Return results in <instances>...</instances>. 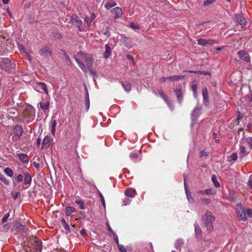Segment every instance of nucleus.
<instances>
[{
	"label": "nucleus",
	"instance_id": "1",
	"mask_svg": "<svg viewBox=\"0 0 252 252\" xmlns=\"http://www.w3.org/2000/svg\"><path fill=\"white\" fill-rule=\"evenodd\" d=\"M25 245L26 252H41L42 249V242L38 240L36 236L28 237Z\"/></svg>",
	"mask_w": 252,
	"mask_h": 252
},
{
	"label": "nucleus",
	"instance_id": "2",
	"mask_svg": "<svg viewBox=\"0 0 252 252\" xmlns=\"http://www.w3.org/2000/svg\"><path fill=\"white\" fill-rule=\"evenodd\" d=\"M35 114V110L31 105H26L19 114V121L25 124H29L33 121Z\"/></svg>",
	"mask_w": 252,
	"mask_h": 252
},
{
	"label": "nucleus",
	"instance_id": "3",
	"mask_svg": "<svg viewBox=\"0 0 252 252\" xmlns=\"http://www.w3.org/2000/svg\"><path fill=\"white\" fill-rule=\"evenodd\" d=\"M215 219V217L212 215L211 212L208 210L202 216L201 220L203 224L206 227L208 233H211L214 230L213 222Z\"/></svg>",
	"mask_w": 252,
	"mask_h": 252
},
{
	"label": "nucleus",
	"instance_id": "4",
	"mask_svg": "<svg viewBox=\"0 0 252 252\" xmlns=\"http://www.w3.org/2000/svg\"><path fill=\"white\" fill-rule=\"evenodd\" d=\"M77 55L81 57L86 63L87 67H92L93 64V55L89 54H84L83 52L80 51L77 53Z\"/></svg>",
	"mask_w": 252,
	"mask_h": 252
},
{
	"label": "nucleus",
	"instance_id": "5",
	"mask_svg": "<svg viewBox=\"0 0 252 252\" xmlns=\"http://www.w3.org/2000/svg\"><path fill=\"white\" fill-rule=\"evenodd\" d=\"M236 211L237 213V217L240 220L246 221L247 220L248 218L246 215V211L244 208L242 207L241 203H238L236 205Z\"/></svg>",
	"mask_w": 252,
	"mask_h": 252
},
{
	"label": "nucleus",
	"instance_id": "6",
	"mask_svg": "<svg viewBox=\"0 0 252 252\" xmlns=\"http://www.w3.org/2000/svg\"><path fill=\"white\" fill-rule=\"evenodd\" d=\"M74 59L79 67L85 73H86L88 70L93 76L96 75V72L93 69L92 67H87L85 64L78 59L77 58H75Z\"/></svg>",
	"mask_w": 252,
	"mask_h": 252
},
{
	"label": "nucleus",
	"instance_id": "7",
	"mask_svg": "<svg viewBox=\"0 0 252 252\" xmlns=\"http://www.w3.org/2000/svg\"><path fill=\"white\" fill-rule=\"evenodd\" d=\"M12 63L8 58H3L0 61V68L5 70H8L12 68Z\"/></svg>",
	"mask_w": 252,
	"mask_h": 252
},
{
	"label": "nucleus",
	"instance_id": "8",
	"mask_svg": "<svg viewBox=\"0 0 252 252\" xmlns=\"http://www.w3.org/2000/svg\"><path fill=\"white\" fill-rule=\"evenodd\" d=\"M187 178V176H186L185 174H184V186H185V190L186 192V194L187 197V198L188 199V201L189 202L192 203L194 202V199L192 197V196L191 194V192H190L189 190V188L187 184L186 183V179Z\"/></svg>",
	"mask_w": 252,
	"mask_h": 252
},
{
	"label": "nucleus",
	"instance_id": "9",
	"mask_svg": "<svg viewBox=\"0 0 252 252\" xmlns=\"http://www.w3.org/2000/svg\"><path fill=\"white\" fill-rule=\"evenodd\" d=\"M39 54L43 58H46L51 56L52 54V52L48 47L45 46L42 47L39 51Z\"/></svg>",
	"mask_w": 252,
	"mask_h": 252
},
{
	"label": "nucleus",
	"instance_id": "10",
	"mask_svg": "<svg viewBox=\"0 0 252 252\" xmlns=\"http://www.w3.org/2000/svg\"><path fill=\"white\" fill-rule=\"evenodd\" d=\"M174 92L178 101L181 103L182 102L184 97L181 86L180 85L177 86V88L175 89Z\"/></svg>",
	"mask_w": 252,
	"mask_h": 252
},
{
	"label": "nucleus",
	"instance_id": "11",
	"mask_svg": "<svg viewBox=\"0 0 252 252\" xmlns=\"http://www.w3.org/2000/svg\"><path fill=\"white\" fill-rule=\"evenodd\" d=\"M197 42L199 45L207 46L214 44L215 43V41L211 39L200 38L197 40Z\"/></svg>",
	"mask_w": 252,
	"mask_h": 252
},
{
	"label": "nucleus",
	"instance_id": "12",
	"mask_svg": "<svg viewBox=\"0 0 252 252\" xmlns=\"http://www.w3.org/2000/svg\"><path fill=\"white\" fill-rule=\"evenodd\" d=\"M52 141L53 139L51 138L50 136H45L43 140L41 149L46 150L48 149L50 145L51 144V142H52Z\"/></svg>",
	"mask_w": 252,
	"mask_h": 252
},
{
	"label": "nucleus",
	"instance_id": "13",
	"mask_svg": "<svg viewBox=\"0 0 252 252\" xmlns=\"http://www.w3.org/2000/svg\"><path fill=\"white\" fill-rule=\"evenodd\" d=\"M238 54L240 59L246 61L247 62H250L251 59L249 54L245 50H241L238 52Z\"/></svg>",
	"mask_w": 252,
	"mask_h": 252
},
{
	"label": "nucleus",
	"instance_id": "14",
	"mask_svg": "<svg viewBox=\"0 0 252 252\" xmlns=\"http://www.w3.org/2000/svg\"><path fill=\"white\" fill-rule=\"evenodd\" d=\"M203 103L206 107L209 106V94L207 88H203L202 91Z\"/></svg>",
	"mask_w": 252,
	"mask_h": 252
},
{
	"label": "nucleus",
	"instance_id": "15",
	"mask_svg": "<svg viewBox=\"0 0 252 252\" xmlns=\"http://www.w3.org/2000/svg\"><path fill=\"white\" fill-rule=\"evenodd\" d=\"M71 22L77 27L79 31L81 32L84 30V28L82 26V21L78 17H75L74 18H72Z\"/></svg>",
	"mask_w": 252,
	"mask_h": 252
},
{
	"label": "nucleus",
	"instance_id": "16",
	"mask_svg": "<svg viewBox=\"0 0 252 252\" xmlns=\"http://www.w3.org/2000/svg\"><path fill=\"white\" fill-rule=\"evenodd\" d=\"M34 87L36 90L39 88L47 94H48V91L45 83L43 82H36L34 85Z\"/></svg>",
	"mask_w": 252,
	"mask_h": 252
},
{
	"label": "nucleus",
	"instance_id": "17",
	"mask_svg": "<svg viewBox=\"0 0 252 252\" xmlns=\"http://www.w3.org/2000/svg\"><path fill=\"white\" fill-rule=\"evenodd\" d=\"M110 12L115 15V19L120 18L122 15L123 11L121 8L116 7L110 10Z\"/></svg>",
	"mask_w": 252,
	"mask_h": 252
},
{
	"label": "nucleus",
	"instance_id": "18",
	"mask_svg": "<svg viewBox=\"0 0 252 252\" xmlns=\"http://www.w3.org/2000/svg\"><path fill=\"white\" fill-rule=\"evenodd\" d=\"M194 226L196 237L198 241H200L202 239V230L198 224L195 223Z\"/></svg>",
	"mask_w": 252,
	"mask_h": 252
},
{
	"label": "nucleus",
	"instance_id": "19",
	"mask_svg": "<svg viewBox=\"0 0 252 252\" xmlns=\"http://www.w3.org/2000/svg\"><path fill=\"white\" fill-rule=\"evenodd\" d=\"M235 20L236 23L240 25H245L246 24V19L239 14H235L234 16Z\"/></svg>",
	"mask_w": 252,
	"mask_h": 252
},
{
	"label": "nucleus",
	"instance_id": "20",
	"mask_svg": "<svg viewBox=\"0 0 252 252\" xmlns=\"http://www.w3.org/2000/svg\"><path fill=\"white\" fill-rule=\"evenodd\" d=\"M24 184L26 186V188H28L31 184L32 177L28 173H25L24 174Z\"/></svg>",
	"mask_w": 252,
	"mask_h": 252
},
{
	"label": "nucleus",
	"instance_id": "21",
	"mask_svg": "<svg viewBox=\"0 0 252 252\" xmlns=\"http://www.w3.org/2000/svg\"><path fill=\"white\" fill-rule=\"evenodd\" d=\"M136 191L135 189L132 188H128L126 189L125 191V194L130 197H133L136 194Z\"/></svg>",
	"mask_w": 252,
	"mask_h": 252
},
{
	"label": "nucleus",
	"instance_id": "22",
	"mask_svg": "<svg viewBox=\"0 0 252 252\" xmlns=\"http://www.w3.org/2000/svg\"><path fill=\"white\" fill-rule=\"evenodd\" d=\"M198 194H207V195H213L215 193L213 190L211 189H206L205 190H199L197 192Z\"/></svg>",
	"mask_w": 252,
	"mask_h": 252
},
{
	"label": "nucleus",
	"instance_id": "23",
	"mask_svg": "<svg viewBox=\"0 0 252 252\" xmlns=\"http://www.w3.org/2000/svg\"><path fill=\"white\" fill-rule=\"evenodd\" d=\"M105 50L103 53V57L105 59H108L111 54V49L108 44L105 46Z\"/></svg>",
	"mask_w": 252,
	"mask_h": 252
},
{
	"label": "nucleus",
	"instance_id": "24",
	"mask_svg": "<svg viewBox=\"0 0 252 252\" xmlns=\"http://www.w3.org/2000/svg\"><path fill=\"white\" fill-rule=\"evenodd\" d=\"M13 132L16 135L19 136L22 135L23 130L21 126L17 125L14 127Z\"/></svg>",
	"mask_w": 252,
	"mask_h": 252
},
{
	"label": "nucleus",
	"instance_id": "25",
	"mask_svg": "<svg viewBox=\"0 0 252 252\" xmlns=\"http://www.w3.org/2000/svg\"><path fill=\"white\" fill-rule=\"evenodd\" d=\"M121 84H122V85L124 89L126 92H129L131 91V86L129 82H122Z\"/></svg>",
	"mask_w": 252,
	"mask_h": 252
},
{
	"label": "nucleus",
	"instance_id": "26",
	"mask_svg": "<svg viewBox=\"0 0 252 252\" xmlns=\"http://www.w3.org/2000/svg\"><path fill=\"white\" fill-rule=\"evenodd\" d=\"M85 105L87 110L89 109L90 107V99L89 96V93L87 90V89L86 88V93H85Z\"/></svg>",
	"mask_w": 252,
	"mask_h": 252
},
{
	"label": "nucleus",
	"instance_id": "27",
	"mask_svg": "<svg viewBox=\"0 0 252 252\" xmlns=\"http://www.w3.org/2000/svg\"><path fill=\"white\" fill-rule=\"evenodd\" d=\"M184 244V241L182 239H178L175 243V248L179 251H181V248Z\"/></svg>",
	"mask_w": 252,
	"mask_h": 252
},
{
	"label": "nucleus",
	"instance_id": "28",
	"mask_svg": "<svg viewBox=\"0 0 252 252\" xmlns=\"http://www.w3.org/2000/svg\"><path fill=\"white\" fill-rule=\"evenodd\" d=\"M65 215L67 216H69L71 214L74 212L75 211V209L73 207H67L65 208Z\"/></svg>",
	"mask_w": 252,
	"mask_h": 252
},
{
	"label": "nucleus",
	"instance_id": "29",
	"mask_svg": "<svg viewBox=\"0 0 252 252\" xmlns=\"http://www.w3.org/2000/svg\"><path fill=\"white\" fill-rule=\"evenodd\" d=\"M117 5V3L116 1H109V2H107L105 4V7L106 8V9H110L111 8H112V7H114L115 6H116Z\"/></svg>",
	"mask_w": 252,
	"mask_h": 252
},
{
	"label": "nucleus",
	"instance_id": "30",
	"mask_svg": "<svg viewBox=\"0 0 252 252\" xmlns=\"http://www.w3.org/2000/svg\"><path fill=\"white\" fill-rule=\"evenodd\" d=\"M250 148H246L244 146H240L241 153L244 154L245 155H248L250 152Z\"/></svg>",
	"mask_w": 252,
	"mask_h": 252
},
{
	"label": "nucleus",
	"instance_id": "31",
	"mask_svg": "<svg viewBox=\"0 0 252 252\" xmlns=\"http://www.w3.org/2000/svg\"><path fill=\"white\" fill-rule=\"evenodd\" d=\"M184 77L183 75H175L173 76H170L168 77V79H169L171 81H176L178 80H181L183 79Z\"/></svg>",
	"mask_w": 252,
	"mask_h": 252
},
{
	"label": "nucleus",
	"instance_id": "32",
	"mask_svg": "<svg viewBox=\"0 0 252 252\" xmlns=\"http://www.w3.org/2000/svg\"><path fill=\"white\" fill-rule=\"evenodd\" d=\"M212 181L214 183V185L215 187L219 188L220 187V184L218 181L217 177L215 175H213L212 177Z\"/></svg>",
	"mask_w": 252,
	"mask_h": 252
},
{
	"label": "nucleus",
	"instance_id": "33",
	"mask_svg": "<svg viewBox=\"0 0 252 252\" xmlns=\"http://www.w3.org/2000/svg\"><path fill=\"white\" fill-rule=\"evenodd\" d=\"M4 173L8 176L12 177L13 175V172L12 169L9 168H5L4 169Z\"/></svg>",
	"mask_w": 252,
	"mask_h": 252
},
{
	"label": "nucleus",
	"instance_id": "34",
	"mask_svg": "<svg viewBox=\"0 0 252 252\" xmlns=\"http://www.w3.org/2000/svg\"><path fill=\"white\" fill-rule=\"evenodd\" d=\"M57 123L56 120L52 121V126H51V133L54 135L56 132V126Z\"/></svg>",
	"mask_w": 252,
	"mask_h": 252
},
{
	"label": "nucleus",
	"instance_id": "35",
	"mask_svg": "<svg viewBox=\"0 0 252 252\" xmlns=\"http://www.w3.org/2000/svg\"><path fill=\"white\" fill-rule=\"evenodd\" d=\"M23 176L22 174H19L17 175V176L16 177V182L17 183H16L15 182L13 181V185L14 186H16L17 185V184L19 183V182H21L23 181Z\"/></svg>",
	"mask_w": 252,
	"mask_h": 252
},
{
	"label": "nucleus",
	"instance_id": "36",
	"mask_svg": "<svg viewBox=\"0 0 252 252\" xmlns=\"http://www.w3.org/2000/svg\"><path fill=\"white\" fill-rule=\"evenodd\" d=\"M159 94L160 97L166 102H168V99L165 94L162 91H159Z\"/></svg>",
	"mask_w": 252,
	"mask_h": 252
},
{
	"label": "nucleus",
	"instance_id": "37",
	"mask_svg": "<svg viewBox=\"0 0 252 252\" xmlns=\"http://www.w3.org/2000/svg\"><path fill=\"white\" fill-rule=\"evenodd\" d=\"M197 84L195 81H194L191 85V89L193 91V94L194 96L196 97V90H197Z\"/></svg>",
	"mask_w": 252,
	"mask_h": 252
},
{
	"label": "nucleus",
	"instance_id": "38",
	"mask_svg": "<svg viewBox=\"0 0 252 252\" xmlns=\"http://www.w3.org/2000/svg\"><path fill=\"white\" fill-rule=\"evenodd\" d=\"M200 200H201V203L203 204V205H208V204H209L211 202V200L210 199H209V198H201L200 199Z\"/></svg>",
	"mask_w": 252,
	"mask_h": 252
},
{
	"label": "nucleus",
	"instance_id": "39",
	"mask_svg": "<svg viewBox=\"0 0 252 252\" xmlns=\"http://www.w3.org/2000/svg\"><path fill=\"white\" fill-rule=\"evenodd\" d=\"M216 0H206L203 2V6H207L210 5L214 3Z\"/></svg>",
	"mask_w": 252,
	"mask_h": 252
},
{
	"label": "nucleus",
	"instance_id": "40",
	"mask_svg": "<svg viewBox=\"0 0 252 252\" xmlns=\"http://www.w3.org/2000/svg\"><path fill=\"white\" fill-rule=\"evenodd\" d=\"M0 180H1L5 185H8L9 181L5 178L3 175L0 173Z\"/></svg>",
	"mask_w": 252,
	"mask_h": 252
},
{
	"label": "nucleus",
	"instance_id": "41",
	"mask_svg": "<svg viewBox=\"0 0 252 252\" xmlns=\"http://www.w3.org/2000/svg\"><path fill=\"white\" fill-rule=\"evenodd\" d=\"M75 203L77 204L79 206V208L81 209H84V202L81 200H76L75 201Z\"/></svg>",
	"mask_w": 252,
	"mask_h": 252
},
{
	"label": "nucleus",
	"instance_id": "42",
	"mask_svg": "<svg viewBox=\"0 0 252 252\" xmlns=\"http://www.w3.org/2000/svg\"><path fill=\"white\" fill-rule=\"evenodd\" d=\"M40 107L43 110H47L49 108V103L48 102H45V103H40Z\"/></svg>",
	"mask_w": 252,
	"mask_h": 252
},
{
	"label": "nucleus",
	"instance_id": "43",
	"mask_svg": "<svg viewBox=\"0 0 252 252\" xmlns=\"http://www.w3.org/2000/svg\"><path fill=\"white\" fill-rule=\"evenodd\" d=\"M53 35L58 39H61L62 38L61 34L59 32H54L53 33Z\"/></svg>",
	"mask_w": 252,
	"mask_h": 252
},
{
	"label": "nucleus",
	"instance_id": "44",
	"mask_svg": "<svg viewBox=\"0 0 252 252\" xmlns=\"http://www.w3.org/2000/svg\"><path fill=\"white\" fill-rule=\"evenodd\" d=\"M99 196L100 198V201L101 202L102 205L105 208V203L104 198L102 194L100 192L99 193Z\"/></svg>",
	"mask_w": 252,
	"mask_h": 252
},
{
	"label": "nucleus",
	"instance_id": "45",
	"mask_svg": "<svg viewBox=\"0 0 252 252\" xmlns=\"http://www.w3.org/2000/svg\"><path fill=\"white\" fill-rule=\"evenodd\" d=\"M118 248L119 250L121 252H126V249L125 248V247L122 245H120V244L117 245Z\"/></svg>",
	"mask_w": 252,
	"mask_h": 252
},
{
	"label": "nucleus",
	"instance_id": "46",
	"mask_svg": "<svg viewBox=\"0 0 252 252\" xmlns=\"http://www.w3.org/2000/svg\"><path fill=\"white\" fill-rule=\"evenodd\" d=\"M130 28L133 30H139V26L137 25H135L133 23H130L129 25Z\"/></svg>",
	"mask_w": 252,
	"mask_h": 252
},
{
	"label": "nucleus",
	"instance_id": "47",
	"mask_svg": "<svg viewBox=\"0 0 252 252\" xmlns=\"http://www.w3.org/2000/svg\"><path fill=\"white\" fill-rule=\"evenodd\" d=\"M80 217L79 219H76V220H78L79 219L84 220L86 218V215L85 213L83 211H80L79 213Z\"/></svg>",
	"mask_w": 252,
	"mask_h": 252
},
{
	"label": "nucleus",
	"instance_id": "48",
	"mask_svg": "<svg viewBox=\"0 0 252 252\" xmlns=\"http://www.w3.org/2000/svg\"><path fill=\"white\" fill-rule=\"evenodd\" d=\"M245 211L247 216H248L249 218L252 217V210L251 209H248Z\"/></svg>",
	"mask_w": 252,
	"mask_h": 252
},
{
	"label": "nucleus",
	"instance_id": "49",
	"mask_svg": "<svg viewBox=\"0 0 252 252\" xmlns=\"http://www.w3.org/2000/svg\"><path fill=\"white\" fill-rule=\"evenodd\" d=\"M104 34L107 37L110 36V32H109V27L108 26H107L106 27V31L104 32Z\"/></svg>",
	"mask_w": 252,
	"mask_h": 252
},
{
	"label": "nucleus",
	"instance_id": "50",
	"mask_svg": "<svg viewBox=\"0 0 252 252\" xmlns=\"http://www.w3.org/2000/svg\"><path fill=\"white\" fill-rule=\"evenodd\" d=\"M247 141L250 149H252V137L248 138Z\"/></svg>",
	"mask_w": 252,
	"mask_h": 252
},
{
	"label": "nucleus",
	"instance_id": "51",
	"mask_svg": "<svg viewBox=\"0 0 252 252\" xmlns=\"http://www.w3.org/2000/svg\"><path fill=\"white\" fill-rule=\"evenodd\" d=\"M113 235L114 240L117 246L119 244L118 237L114 232H113Z\"/></svg>",
	"mask_w": 252,
	"mask_h": 252
},
{
	"label": "nucleus",
	"instance_id": "52",
	"mask_svg": "<svg viewBox=\"0 0 252 252\" xmlns=\"http://www.w3.org/2000/svg\"><path fill=\"white\" fill-rule=\"evenodd\" d=\"M67 232H71L70 227L67 223L63 225Z\"/></svg>",
	"mask_w": 252,
	"mask_h": 252
},
{
	"label": "nucleus",
	"instance_id": "53",
	"mask_svg": "<svg viewBox=\"0 0 252 252\" xmlns=\"http://www.w3.org/2000/svg\"><path fill=\"white\" fill-rule=\"evenodd\" d=\"M9 214H6L4 216V217L2 219V223H4L5 222H6L7 221V220L8 218L9 217Z\"/></svg>",
	"mask_w": 252,
	"mask_h": 252
},
{
	"label": "nucleus",
	"instance_id": "54",
	"mask_svg": "<svg viewBox=\"0 0 252 252\" xmlns=\"http://www.w3.org/2000/svg\"><path fill=\"white\" fill-rule=\"evenodd\" d=\"M200 156L201 157H208V152H206L205 150H203L200 153Z\"/></svg>",
	"mask_w": 252,
	"mask_h": 252
},
{
	"label": "nucleus",
	"instance_id": "55",
	"mask_svg": "<svg viewBox=\"0 0 252 252\" xmlns=\"http://www.w3.org/2000/svg\"><path fill=\"white\" fill-rule=\"evenodd\" d=\"M33 165H34V166L36 168H40V167H42V163H37L35 161H34L33 162Z\"/></svg>",
	"mask_w": 252,
	"mask_h": 252
},
{
	"label": "nucleus",
	"instance_id": "56",
	"mask_svg": "<svg viewBox=\"0 0 252 252\" xmlns=\"http://www.w3.org/2000/svg\"><path fill=\"white\" fill-rule=\"evenodd\" d=\"M84 21L88 24H89L92 22V19H91V18L86 17L84 19Z\"/></svg>",
	"mask_w": 252,
	"mask_h": 252
},
{
	"label": "nucleus",
	"instance_id": "57",
	"mask_svg": "<svg viewBox=\"0 0 252 252\" xmlns=\"http://www.w3.org/2000/svg\"><path fill=\"white\" fill-rule=\"evenodd\" d=\"M248 185L250 187V188L252 189V175L250 177V179L248 181Z\"/></svg>",
	"mask_w": 252,
	"mask_h": 252
},
{
	"label": "nucleus",
	"instance_id": "58",
	"mask_svg": "<svg viewBox=\"0 0 252 252\" xmlns=\"http://www.w3.org/2000/svg\"><path fill=\"white\" fill-rule=\"evenodd\" d=\"M64 56H65L66 60L67 61H68L69 62V63H71V60L70 59V58H69V56L67 54H66L65 53H64Z\"/></svg>",
	"mask_w": 252,
	"mask_h": 252
},
{
	"label": "nucleus",
	"instance_id": "59",
	"mask_svg": "<svg viewBox=\"0 0 252 252\" xmlns=\"http://www.w3.org/2000/svg\"><path fill=\"white\" fill-rule=\"evenodd\" d=\"M106 225H107V230L109 232L113 234V232H114L113 231L112 229H111V228L110 226V225H109V224L107 223Z\"/></svg>",
	"mask_w": 252,
	"mask_h": 252
},
{
	"label": "nucleus",
	"instance_id": "60",
	"mask_svg": "<svg viewBox=\"0 0 252 252\" xmlns=\"http://www.w3.org/2000/svg\"><path fill=\"white\" fill-rule=\"evenodd\" d=\"M80 234L82 236H85L87 235V233L86 230L85 229H83L80 231Z\"/></svg>",
	"mask_w": 252,
	"mask_h": 252
},
{
	"label": "nucleus",
	"instance_id": "61",
	"mask_svg": "<svg viewBox=\"0 0 252 252\" xmlns=\"http://www.w3.org/2000/svg\"><path fill=\"white\" fill-rule=\"evenodd\" d=\"M138 157V155L136 153H132L130 155V158H137Z\"/></svg>",
	"mask_w": 252,
	"mask_h": 252
},
{
	"label": "nucleus",
	"instance_id": "62",
	"mask_svg": "<svg viewBox=\"0 0 252 252\" xmlns=\"http://www.w3.org/2000/svg\"><path fill=\"white\" fill-rule=\"evenodd\" d=\"M199 74H201V75H207V74H209L210 73L207 71H199Z\"/></svg>",
	"mask_w": 252,
	"mask_h": 252
},
{
	"label": "nucleus",
	"instance_id": "63",
	"mask_svg": "<svg viewBox=\"0 0 252 252\" xmlns=\"http://www.w3.org/2000/svg\"><path fill=\"white\" fill-rule=\"evenodd\" d=\"M60 221L61 222L62 225H64V224H66L67 223L66 222L64 218H62L61 220H60Z\"/></svg>",
	"mask_w": 252,
	"mask_h": 252
},
{
	"label": "nucleus",
	"instance_id": "64",
	"mask_svg": "<svg viewBox=\"0 0 252 252\" xmlns=\"http://www.w3.org/2000/svg\"><path fill=\"white\" fill-rule=\"evenodd\" d=\"M40 141H41V139L40 138H38L36 141V145L37 146H39L40 145Z\"/></svg>",
	"mask_w": 252,
	"mask_h": 252
}]
</instances>
